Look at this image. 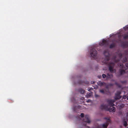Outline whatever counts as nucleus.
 I'll return each mask as SVG.
<instances>
[{
  "instance_id": "28",
  "label": "nucleus",
  "mask_w": 128,
  "mask_h": 128,
  "mask_svg": "<svg viewBox=\"0 0 128 128\" xmlns=\"http://www.w3.org/2000/svg\"><path fill=\"white\" fill-rule=\"evenodd\" d=\"M120 82L121 83H122V84H124V83H126V81H121Z\"/></svg>"
},
{
  "instance_id": "36",
  "label": "nucleus",
  "mask_w": 128,
  "mask_h": 128,
  "mask_svg": "<svg viewBox=\"0 0 128 128\" xmlns=\"http://www.w3.org/2000/svg\"><path fill=\"white\" fill-rule=\"evenodd\" d=\"M127 99L128 100V98H127Z\"/></svg>"
},
{
  "instance_id": "27",
  "label": "nucleus",
  "mask_w": 128,
  "mask_h": 128,
  "mask_svg": "<svg viewBox=\"0 0 128 128\" xmlns=\"http://www.w3.org/2000/svg\"><path fill=\"white\" fill-rule=\"evenodd\" d=\"M127 98V96L126 95H124L123 97L122 98L124 99H126Z\"/></svg>"
},
{
  "instance_id": "22",
  "label": "nucleus",
  "mask_w": 128,
  "mask_h": 128,
  "mask_svg": "<svg viewBox=\"0 0 128 128\" xmlns=\"http://www.w3.org/2000/svg\"><path fill=\"white\" fill-rule=\"evenodd\" d=\"M124 29L125 30H128V26H126L124 27Z\"/></svg>"
},
{
  "instance_id": "9",
  "label": "nucleus",
  "mask_w": 128,
  "mask_h": 128,
  "mask_svg": "<svg viewBox=\"0 0 128 128\" xmlns=\"http://www.w3.org/2000/svg\"><path fill=\"white\" fill-rule=\"evenodd\" d=\"M113 77V75L112 74H110L109 73H108L107 74L106 78L107 79H110L112 78Z\"/></svg>"
},
{
  "instance_id": "34",
  "label": "nucleus",
  "mask_w": 128,
  "mask_h": 128,
  "mask_svg": "<svg viewBox=\"0 0 128 128\" xmlns=\"http://www.w3.org/2000/svg\"><path fill=\"white\" fill-rule=\"evenodd\" d=\"M96 97L98 96V95H96Z\"/></svg>"
},
{
  "instance_id": "13",
  "label": "nucleus",
  "mask_w": 128,
  "mask_h": 128,
  "mask_svg": "<svg viewBox=\"0 0 128 128\" xmlns=\"http://www.w3.org/2000/svg\"><path fill=\"white\" fill-rule=\"evenodd\" d=\"M123 38L124 40L128 39V34H124L123 36Z\"/></svg>"
},
{
  "instance_id": "16",
  "label": "nucleus",
  "mask_w": 128,
  "mask_h": 128,
  "mask_svg": "<svg viewBox=\"0 0 128 128\" xmlns=\"http://www.w3.org/2000/svg\"><path fill=\"white\" fill-rule=\"evenodd\" d=\"M127 58L126 57H125L122 59V62L123 63L127 61Z\"/></svg>"
},
{
  "instance_id": "19",
  "label": "nucleus",
  "mask_w": 128,
  "mask_h": 128,
  "mask_svg": "<svg viewBox=\"0 0 128 128\" xmlns=\"http://www.w3.org/2000/svg\"><path fill=\"white\" fill-rule=\"evenodd\" d=\"M124 126L126 127L128 125V123L126 121H124V124H123Z\"/></svg>"
},
{
  "instance_id": "29",
  "label": "nucleus",
  "mask_w": 128,
  "mask_h": 128,
  "mask_svg": "<svg viewBox=\"0 0 128 128\" xmlns=\"http://www.w3.org/2000/svg\"><path fill=\"white\" fill-rule=\"evenodd\" d=\"M126 66L128 68V62H127L126 64Z\"/></svg>"
},
{
  "instance_id": "33",
  "label": "nucleus",
  "mask_w": 128,
  "mask_h": 128,
  "mask_svg": "<svg viewBox=\"0 0 128 128\" xmlns=\"http://www.w3.org/2000/svg\"><path fill=\"white\" fill-rule=\"evenodd\" d=\"M76 107H76V106H75V107H74V109H74V111H75V110H75V108H76Z\"/></svg>"
},
{
  "instance_id": "15",
  "label": "nucleus",
  "mask_w": 128,
  "mask_h": 128,
  "mask_svg": "<svg viewBox=\"0 0 128 128\" xmlns=\"http://www.w3.org/2000/svg\"><path fill=\"white\" fill-rule=\"evenodd\" d=\"M92 93L90 92H88L87 93L86 95L87 98H90L92 95Z\"/></svg>"
},
{
  "instance_id": "4",
  "label": "nucleus",
  "mask_w": 128,
  "mask_h": 128,
  "mask_svg": "<svg viewBox=\"0 0 128 128\" xmlns=\"http://www.w3.org/2000/svg\"><path fill=\"white\" fill-rule=\"evenodd\" d=\"M90 54L91 56L94 58H96L97 55V52L94 48H92L90 50Z\"/></svg>"
},
{
  "instance_id": "14",
  "label": "nucleus",
  "mask_w": 128,
  "mask_h": 128,
  "mask_svg": "<svg viewBox=\"0 0 128 128\" xmlns=\"http://www.w3.org/2000/svg\"><path fill=\"white\" fill-rule=\"evenodd\" d=\"M115 45V44L114 43H112L110 45V48H112L114 47Z\"/></svg>"
},
{
  "instance_id": "8",
  "label": "nucleus",
  "mask_w": 128,
  "mask_h": 128,
  "mask_svg": "<svg viewBox=\"0 0 128 128\" xmlns=\"http://www.w3.org/2000/svg\"><path fill=\"white\" fill-rule=\"evenodd\" d=\"M109 124V122H106L105 123L103 124L102 126L104 128H107ZM98 128H101L99 126H98Z\"/></svg>"
},
{
  "instance_id": "5",
  "label": "nucleus",
  "mask_w": 128,
  "mask_h": 128,
  "mask_svg": "<svg viewBox=\"0 0 128 128\" xmlns=\"http://www.w3.org/2000/svg\"><path fill=\"white\" fill-rule=\"evenodd\" d=\"M121 94V92L120 91H118L117 93L115 94V96L114 98V99L116 100L122 97V96L120 95Z\"/></svg>"
},
{
  "instance_id": "25",
  "label": "nucleus",
  "mask_w": 128,
  "mask_h": 128,
  "mask_svg": "<svg viewBox=\"0 0 128 128\" xmlns=\"http://www.w3.org/2000/svg\"><path fill=\"white\" fill-rule=\"evenodd\" d=\"M84 114L83 113H81L80 114V115L79 116V117H80V116H81V118H83L84 117Z\"/></svg>"
},
{
  "instance_id": "2",
  "label": "nucleus",
  "mask_w": 128,
  "mask_h": 128,
  "mask_svg": "<svg viewBox=\"0 0 128 128\" xmlns=\"http://www.w3.org/2000/svg\"><path fill=\"white\" fill-rule=\"evenodd\" d=\"M108 69L110 72L112 73L116 72V70L114 69V63L112 62H110L108 63Z\"/></svg>"
},
{
  "instance_id": "31",
  "label": "nucleus",
  "mask_w": 128,
  "mask_h": 128,
  "mask_svg": "<svg viewBox=\"0 0 128 128\" xmlns=\"http://www.w3.org/2000/svg\"><path fill=\"white\" fill-rule=\"evenodd\" d=\"M113 85V84H109V86H112Z\"/></svg>"
},
{
  "instance_id": "17",
  "label": "nucleus",
  "mask_w": 128,
  "mask_h": 128,
  "mask_svg": "<svg viewBox=\"0 0 128 128\" xmlns=\"http://www.w3.org/2000/svg\"><path fill=\"white\" fill-rule=\"evenodd\" d=\"M125 71L124 70H121L120 71V75H122L124 73Z\"/></svg>"
},
{
  "instance_id": "35",
  "label": "nucleus",
  "mask_w": 128,
  "mask_h": 128,
  "mask_svg": "<svg viewBox=\"0 0 128 128\" xmlns=\"http://www.w3.org/2000/svg\"><path fill=\"white\" fill-rule=\"evenodd\" d=\"M85 126H86V124H85Z\"/></svg>"
},
{
  "instance_id": "3",
  "label": "nucleus",
  "mask_w": 128,
  "mask_h": 128,
  "mask_svg": "<svg viewBox=\"0 0 128 128\" xmlns=\"http://www.w3.org/2000/svg\"><path fill=\"white\" fill-rule=\"evenodd\" d=\"M104 54L105 56V58L104 60V62L107 64L110 60V54L109 52L106 51H104Z\"/></svg>"
},
{
  "instance_id": "26",
  "label": "nucleus",
  "mask_w": 128,
  "mask_h": 128,
  "mask_svg": "<svg viewBox=\"0 0 128 128\" xmlns=\"http://www.w3.org/2000/svg\"><path fill=\"white\" fill-rule=\"evenodd\" d=\"M93 90V88H88V90L89 92H90L91 90Z\"/></svg>"
},
{
  "instance_id": "11",
  "label": "nucleus",
  "mask_w": 128,
  "mask_h": 128,
  "mask_svg": "<svg viewBox=\"0 0 128 128\" xmlns=\"http://www.w3.org/2000/svg\"><path fill=\"white\" fill-rule=\"evenodd\" d=\"M78 91L82 94H84L85 92V90L82 88L79 89L78 90Z\"/></svg>"
},
{
  "instance_id": "20",
  "label": "nucleus",
  "mask_w": 128,
  "mask_h": 128,
  "mask_svg": "<svg viewBox=\"0 0 128 128\" xmlns=\"http://www.w3.org/2000/svg\"><path fill=\"white\" fill-rule=\"evenodd\" d=\"M118 65L120 68H122L123 67V64L122 63L119 64Z\"/></svg>"
},
{
  "instance_id": "10",
  "label": "nucleus",
  "mask_w": 128,
  "mask_h": 128,
  "mask_svg": "<svg viewBox=\"0 0 128 128\" xmlns=\"http://www.w3.org/2000/svg\"><path fill=\"white\" fill-rule=\"evenodd\" d=\"M128 45V43L126 42H123L121 44V46L123 47L124 48Z\"/></svg>"
},
{
  "instance_id": "7",
  "label": "nucleus",
  "mask_w": 128,
  "mask_h": 128,
  "mask_svg": "<svg viewBox=\"0 0 128 128\" xmlns=\"http://www.w3.org/2000/svg\"><path fill=\"white\" fill-rule=\"evenodd\" d=\"M99 44L100 46H106L108 45V43L106 40H105L104 39L102 40V42H100V43Z\"/></svg>"
},
{
  "instance_id": "12",
  "label": "nucleus",
  "mask_w": 128,
  "mask_h": 128,
  "mask_svg": "<svg viewBox=\"0 0 128 128\" xmlns=\"http://www.w3.org/2000/svg\"><path fill=\"white\" fill-rule=\"evenodd\" d=\"M104 82H102L101 81H99L97 82V84L98 85L100 86H102L104 85V84H105Z\"/></svg>"
},
{
  "instance_id": "32",
  "label": "nucleus",
  "mask_w": 128,
  "mask_h": 128,
  "mask_svg": "<svg viewBox=\"0 0 128 128\" xmlns=\"http://www.w3.org/2000/svg\"><path fill=\"white\" fill-rule=\"evenodd\" d=\"M126 118L128 119V113H127L126 115Z\"/></svg>"
},
{
  "instance_id": "23",
  "label": "nucleus",
  "mask_w": 128,
  "mask_h": 128,
  "mask_svg": "<svg viewBox=\"0 0 128 128\" xmlns=\"http://www.w3.org/2000/svg\"><path fill=\"white\" fill-rule=\"evenodd\" d=\"M100 92L102 93V94H104V90H100Z\"/></svg>"
},
{
  "instance_id": "1",
  "label": "nucleus",
  "mask_w": 128,
  "mask_h": 128,
  "mask_svg": "<svg viewBox=\"0 0 128 128\" xmlns=\"http://www.w3.org/2000/svg\"><path fill=\"white\" fill-rule=\"evenodd\" d=\"M107 102L108 103L109 105L110 106V108H108V105L106 104H102L100 106V108L102 110H106L114 112L115 111V107H113L114 106L113 104L115 102L114 100L111 99H107Z\"/></svg>"
},
{
  "instance_id": "21",
  "label": "nucleus",
  "mask_w": 128,
  "mask_h": 128,
  "mask_svg": "<svg viewBox=\"0 0 128 128\" xmlns=\"http://www.w3.org/2000/svg\"><path fill=\"white\" fill-rule=\"evenodd\" d=\"M104 119L107 120L106 122H109H109L110 121V120L109 118H105Z\"/></svg>"
},
{
  "instance_id": "24",
  "label": "nucleus",
  "mask_w": 128,
  "mask_h": 128,
  "mask_svg": "<svg viewBox=\"0 0 128 128\" xmlns=\"http://www.w3.org/2000/svg\"><path fill=\"white\" fill-rule=\"evenodd\" d=\"M102 77L103 78H105L106 77V78L107 76L104 74H103L102 75Z\"/></svg>"
},
{
  "instance_id": "18",
  "label": "nucleus",
  "mask_w": 128,
  "mask_h": 128,
  "mask_svg": "<svg viewBox=\"0 0 128 128\" xmlns=\"http://www.w3.org/2000/svg\"><path fill=\"white\" fill-rule=\"evenodd\" d=\"M115 84L119 88H120L121 87L120 85L117 82H116L115 83Z\"/></svg>"
},
{
  "instance_id": "6",
  "label": "nucleus",
  "mask_w": 128,
  "mask_h": 128,
  "mask_svg": "<svg viewBox=\"0 0 128 128\" xmlns=\"http://www.w3.org/2000/svg\"><path fill=\"white\" fill-rule=\"evenodd\" d=\"M83 120L85 122H86L88 123H90V122L89 116L87 115L85 116L84 118L83 119Z\"/></svg>"
},
{
  "instance_id": "30",
  "label": "nucleus",
  "mask_w": 128,
  "mask_h": 128,
  "mask_svg": "<svg viewBox=\"0 0 128 128\" xmlns=\"http://www.w3.org/2000/svg\"><path fill=\"white\" fill-rule=\"evenodd\" d=\"M91 101V100H88L86 102H90Z\"/></svg>"
}]
</instances>
